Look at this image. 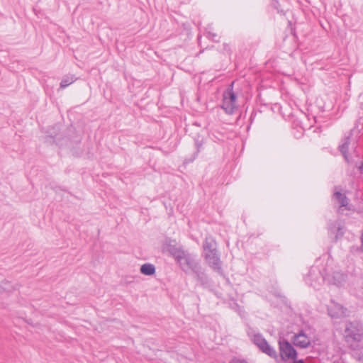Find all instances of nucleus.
I'll list each match as a JSON object with an SVG mask.
<instances>
[{"instance_id":"1","label":"nucleus","mask_w":363,"mask_h":363,"mask_svg":"<svg viewBox=\"0 0 363 363\" xmlns=\"http://www.w3.org/2000/svg\"><path fill=\"white\" fill-rule=\"evenodd\" d=\"M172 255L185 273H190L201 264L196 255L181 249H173Z\"/></svg>"},{"instance_id":"2","label":"nucleus","mask_w":363,"mask_h":363,"mask_svg":"<svg viewBox=\"0 0 363 363\" xmlns=\"http://www.w3.org/2000/svg\"><path fill=\"white\" fill-rule=\"evenodd\" d=\"M320 261L326 262L325 273L326 275V281L329 284L340 286L345 281L346 276L343 273L333 270V260L329 255H323L319 259L316 260V264H318V262Z\"/></svg>"},{"instance_id":"3","label":"nucleus","mask_w":363,"mask_h":363,"mask_svg":"<svg viewBox=\"0 0 363 363\" xmlns=\"http://www.w3.org/2000/svg\"><path fill=\"white\" fill-rule=\"evenodd\" d=\"M325 281H326L325 267L322 269H319L318 266L312 267L305 277L306 283L314 289H318Z\"/></svg>"},{"instance_id":"4","label":"nucleus","mask_w":363,"mask_h":363,"mask_svg":"<svg viewBox=\"0 0 363 363\" xmlns=\"http://www.w3.org/2000/svg\"><path fill=\"white\" fill-rule=\"evenodd\" d=\"M233 83L223 92L221 108L227 114H233L237 108V96L233 90Z\"/></svg>"},{"instance_id":"5","label":"nucleus","mask_w":363,"mask_h":363,"mask_svg":"<svg viewBox=\"0 0 363 363\" xmlns=\"http://www.w3.org/2000/svg\"><path fill=\"white\" fill-rule=\"evenodd\" d=\"M345 336L350 340L360 342L363 337V328L357 323H350L345 329Z\"/></svg>"},{"instance_id":"6","label":"nucleus","mask_w":363,"mask_h":363,"mask_svg":"<svg viewBox=\"0 0 363 363\" xmlns=\"http://www.w3.org/2000/svg\"><path fill=\"white\" fill-rule=\"evenodd\" d=\"M252 342L257 347L264 353L267 354L271 357H276V351L272 347L267 340L263 337V336L259 334H254L251 338Z\"/></svg>"},{"instance_id":"7","label":"nucleus","mask_w":363,"mask_h":363,"mask_svg":"<svg viewBox=\"0 0 363 363\" xmlns=\"http://www.w3.org/2000/svg\"><path fill=\"white\" fill-rule=\"evenodd\" d=\"M203 258L211 269L219 274L222 273V262L218 250L203 254Z\"/></svg>"},{"instance_id":"8","label":"nucleus","mask_w":363,"mask_h":363,"mask_svg":"<svg viewBox=\"0 0 363 363\" xmlns=\"http://www.w3.org/2000/svg\"><path fill=\"white\" fill-rule=\"evenodd\" d=\"M280 354L284 360L296 359L297 352L294 347L286 340L279 342Z\"/></svg>"},{"instance_id":"9","label":"nucleus","mask_w":363,"mask_h":363,"mask_svg":"<svg viewBox=\"0 0 363 363\" xmlns=\"http://www.w3.org/2000/svg\"><path fill=\"white\" fill-rule=\"evenodd\" d=\"M328 312L333 318H340L347 315V309L333 301L328 306Z\"/></svg>"},{"instance_id":"10","label":"nucleus","mask_w":363,"mask_h":363,"mask_svg":"<svg viewBox=\"0 0 363 363\" xmlns=\"http://www.w3.org/2000/svg\"><path fill=\"white\" fill-rule=\"evenodd\" d=\"M294 344L300 348H308L311 345V337H309L303 330L294 336Z\"/></svg>"},{"instance_id":"11","label":"nucleus","mask_w":363,"mask_h":363,"mask_svg":"<svg viewBox=\"0 0 363 363\" xmlns=\"http://www.w3.org/2000/svg\"><path fill=\"white\" fill-rule=\"evenodd\" d=\"M217 243L212 236H206L203 243V254L216 251Z\"/></svg>"},{"instance_id":"12","label":"nucleus","mask_w":363,"mask_h":363,"mask_svg":"<svg viewBox=\"0 0 363 363\" xmlns=\"http://www.w3.org/2000/svg\"><path fill=\"white\" fill-rule=\"evenodd\" d=\"M194 274V278L199 282L201 285H204L208 284V278L206 275L205 270L200 264L197 268H196L194 271L191 272Z\"/></svg>"},{"instance_id":"13","label":"nucleus","mask_w":363,"mask_h":363,"mask_svg":"<svg viewBox=\"0 0 363 363\" xmlns=\"http://www.w3.org/2000/svg\"><path fill=\"white\" fill-rule=\"evenodd\" d=\"M140 272L143 274L150 276L155 274V267L152 264L145 263L140 267Z\"/></svg>"},{"instance_id":"14","label":"nucleus","mask_w":363,"mask_h":363,"mask_svg":"<svg viewBox=\"0 0 363 363\" xmlns=\"http://www.w3.org/2000/svg\"><path fill=\"white\" fill-rule=\"evenodd\" d=\"M76 79L77 78L72 74L65 75L60 82V88H66L67 86L72 84Z\"/></svg>"},{"instance_id":"15","label":"nucleus","mask_w":363,"mask_h":363,"mask_svg":"<svg viewBox=\"0 0 363 363\" xmlns=\"http://www.w3.org/2000/svg\"><path fill=\"white\" fill-rule=\"evenodd\" d=\"M334 197L337 201V202L340 204L342 207H346L348 205V199L345 194L339 191H336L334 194Z\"/></svg>"},{"instance_id":"16","label":"nucleus","mask_w":363,"mask_h":363,"mask_svg":"<svg viewBox=\"0 0 363 363\" xmlns=\"http://www.w3.org/2000/svg\"><path fill=\"white\" fill-rule=\"evenodd\" d=\"M349 144H350V138L347 137L345 138L344 143L340 145L339 149L342 155L344 156L345 159L347 160V152H348V148H349Z\"/></svg>"},{"instance_id":"17","label":"nucleus","mask_w":363,"mask_h":363,"mask_svg":"<svg viewBox=\"0 0 363 363\" xmlns=\"http://www.w3.org/2000/svg\"><path fill=\"white\" fill-rule=\"evenodd\" d=\"M208 29L209 30H207L206 32L207 38L212 40L213 41L218 42V35L216 33H213L211 30H210L211 28H209Z\"/></svg>"},{"instance_id":"18","label":"nucleus","mask_w":363,"mask_h":363,"mask_svg":"<svg viewBox=\"0 0 363 363\" xmlns=\"http://www.w3.org/2000/svg\"><path fill=\"white\" fill-rule=\"evenodd\" d=\"M335 229H337V234L335 235V239H337L339 235H342V233L341 232L342 228H341V227L340 225L334 226L333 228H330V230L331 232H333V230H335Z\"/></svg>"},{"instance_id":"19","label":"nucleus","mask_w":363,"mask_h":363,"mask_svg":"<svg viewBox=\"0 0 363 363\" xmlns=\"http://www.w3.org/2000/svg\"><path fill=\"white\" fill-rule=\"evenodd\" d=\"M230 363H247V362L244 359H233Z\"/></svg>"},{"instance_id":"20","label":"nucleus","mask_w":363,"mask_h":363,"mask_svg":"<svg viewBox=\"0 0 363 363\" xmlns=\"http://www.w3.org/2000/svg\"><path fill=\"white\" fill-rule=\"evenodd\" d=\"M294 363H305L303 359H294Z\"/></svg>"},{"instance_id":"21","label":"nucleus","mask_w":363,"mask_h":363,"mask_svg":"<svg viewBox=\"0 0 363 363\" xmlns=\"http://www.w3.org/2000/svg\"><path fill=\"white\" fill-rule=\"evenodd\" d=\"M359 169H360L361 173L363 174V160H362L361 166L359 167Z\"/></svg>"}]
</instances>
